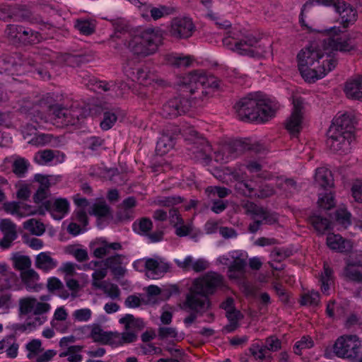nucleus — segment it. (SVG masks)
Wrapping results in <instances>:
<instances>
[{
  "label": "nucleus",
  "mask_w": 362,
  "mask_h": 362,
  "mask_svg": "<svg viewBox=\"0 0 362 362\" xmlns=\"http://www.w3.org/2000/svg\"><path fill=\"white\" fill-rule=\"evenodd\" d=\"M361 341L356 335L339 337L335 341L333 350L337 356L353 359L361 352Z\"/></svg>",
  "instance_id": "nucleus-12"
},
{
  "label": "nucleus",
  "mask_w": 362,
  "mask_h": 362,
  "mask_svg": "<svg viewBox=\"0 0 362 362\" xmlns=\"http://www.w3.org/2000/svg\"><path fill=\"white\" fill-rule=\"evenodd\" d=\"M163 34L160 28H147L139 35L133 36L128 42L130 51L139 57L154 54L163 43Z\"/></svg>",
  "instance_id": "nucleus-6"
},
{
  "label": "nucleus",
  "mask_w": 362,
  "mask_h": 362,
  "mask_svg": "<svg viewBox=\"0 0 362 362\" xmlns=\"http://www.w3.org/2000/svg\"><path fill=\"white\" fill-rule=\"evenodd\" d=\"M241 185L243 194L250 198H263L269 197L272 194L271 192H265L264 190L260 189L259 187H257L252 181L245 182Z\"/></svg>",
  "instance_id": "nucleus-46"
},
{
  "label": "nucleus",
  "mask_w": 362,
  "mask_h": 362,
  "mask_svg": "<svg viewBox=\"0 0 362 362\" xmlns=\"http://www.w3.org/2000/svg\"><path fill=\"white\" fill-rule=\"evenodd\" d=\"M182 92L163 104L160 115L165 118H175L185 114L192 107L191 97L199 93L204 98L211 96L214 90L219 86V81L214 75L204 70H195L183 77Z\"/></svg>",
  "instance_id": "nucleus-2"
},
{
  "label": "nucleus",
  "mask_w": 362,
  "mask_h": 362,
  "mask_svg": "<svg viewBox=\"0 0 362 362\" xmlns=\"http://www.w3.org/2000/svg\"><path fill=\"white\" fill-rule=\"evenodd\" d=\"M81 351V347L76 345L70 346L67 350L60 354L61 357L67 356L69 362H81L83 357L79 352Z\"/></svg>",
  "instance_id": "nucleus-60"
},
{
  "label": "nucleus",
  "mask_w": 362,
  "mask_h": 362,
  "mask_svg": "<svg viewBox=\"0 0 362 362\" xmlns=\"http://www.w3.org/2000/svg\"><path fill=\"white\" fill-rule=\"evenodd\" d=\"M313 346L314 341L310 336H303L295 343L293 349L295 354L301 356L303 350L311 349Z\"/></svg>",
  "instance_id": "nucleus-57"
},
{
  "label": "nucleus",
  "mask_w": 362,
  "mask_h": 362,
  "mask_svg": "<svg viewBox=\"0 0 362 362\" xmlns=\"http://www.w3.org/2000/svg\"><path fill=\"white\" fill-rule=\"evenodd\" d=\"M195 30L192 18L185 16L173 18L168 28L170 36L175 40H187Z\"/></svg>",
  "instance_id": "nucleus-15"
},
{
  "label": "nucleus",
  "mask_w": 362,
  "mask_h": 362,
  "mask_svg": "<svg viewBox=\"0 0 362 362\" xmlns=\"http://www.w3.org/2000/svg\"><path fill=\"white\" fill-rule=\"evenodd\" d=\"M153 228V222L149 218L143 217L135 221L132 224L134 233L141 235H147Z\"/></svg>",
  "instance_id": "nucleus-47"
},
{
  "label": "nucleus",
  "mask_w": 362,
  "mask_h": 362,
  "mask_svg": "<svg viewBox=\"0 0 362 362\" xmlns=\"http://www.w3.org/2000/svg\"><path fill=\"white\" fill-rule=\"evenodd\" d=\"M29 166L30 163L27 159L18 158L12 164L13 172L19 178L25 177Z\"/></svg>",
  "instance_id": "nucleus-49"
},
{
  "label": "nucleus",
  "mask_w": 362,
  "mask_h": 362,
  "mask_svg": "<svg viewBox=\"0 0 362 362\" xmlns=\"http://www.w3.org/2000/svg\"><path fill=\"white\" fill-rule=\"evenodd\" d=\"M354 129V117L349 112L338 113L327 132V144L333 151H339L347 142L350 144Z\"/></svg>",
  "instance_id": "nucleus-4"
},
{
  "label": "nucleus",
  "mask_w": 362,
  "mask_h": 362,
  "mask_svg": "<svg viewBox=\"0 0 362 362\" xmlns=\"http://www.w3.org/2000/svg\"><path fill=\"white\" fill-rule=\"evenodd\" d=\"M8 17L13 21H28L32 24L42 22L40 16H35L30 9L21 5L11 9Z\"/></svg>",
  "instance_id": "nucleus-24"
},
{
  "label": "nucleus",
  "mask_w": 362,
  "mask_h": 362,
  "mask_svg": "<svg viewBox=\"0 0 362 362\" xmlns=\"http://www.w3.org/2000/svg\"><path fill=\"white\" fill-rule=\"evenodd\" d=\"M319 302L320 293L317 291H315L303 293L300 296V299L299 300L300 305L302 306H317Z\"/></svg>",
  "instance_id": "nucleus-58"
},
{
  "label": "nucleus",
  "mask_w": 362,
  "mask_h": 362,
  "mask_svg": "<svg viewBox=\"0 0 362 362\" xmlns=\"http://www.w3.org/2000/svg\"><path fill=\"white\" fill-rule=\"evenodd\" d=\"M326 243L330 250L341 253L349 252L352 248L350 241L339 234H329L327 237Z\"/></svg>",
  "instance_id": "nucleus-29"
},
{
  "label": "nucleus",
  "mask_w": 362,
  "mask_h": 362,
  "mask_svg": "<svg viewBox=\"0 0 362 362\" xmlns=\"http://www.w3.org/2000/svg\"><path fill=\"white\" fill-rule=\"evenodd\" d=\"M317 203L320 208L331 209L335 206L334 194L327 189H325L324 192L320 193Z\"/></svg>",
  "instance_id": "nucleus-53"
},
{
  "label": "nucleus",
  "mask_w": 362,
  "mask_h": 362,
  "mask_svg": "<svg viewBox=\"0 0 362 362\" xmlns=\"http://www.w3.org/2000/svg\"><path fill=\"white\" fill-rule=\"evenodd\" d=\"M124 256L119 254H115L114 255L107 257L104 261L103 264L106 269H110L112 274L117 279L123 277L127 272L125 267H123L122 259Z\"/></svg>",
  "instance_id": "nucleus-25"
},
{
  "label": "nucleus",
  "mask_w": 362,
  "mask_h": 362,
  "mask_svg": "<svg viewBox=\"0 0 362 362\" xmlns=\"http://www.w3.org/2000/svg\"><path fill=\"white\" fill-rule=\"evenodd\" d=\"M194 137L193 142L187 148L192 158L203 164H208L211 160L212 147L209 142L204 137H199L197 131H189Z\"/></svg>",
  "instance_id": "nucleus-13"
},
{
  "label": "nucleus",
  "mask_w": 362,
  "mask_h": 362,
  "mask_svg": "<svg viewBox=\"0 0 362 362\" xmlns=\"http://www.w3.org/2000/svg\"><path fill=\"white\" fill-rule=\"evenodd\" d=\"M119 322L124 326L125 331L122 333L115 332L113 348L135 342L138 339V332L145 327L142 319L135 318L132 314H126L119 320Z\"/></svg>",
  "instance_id": "nucleus-8"
},
{
  "label": "nucleus",
  "mask_w": 362,
  "mask_h": 362,
  "mask_svg": "<svg viewBox=\"0 0 362 362\" xmlns=\"http://www.w3.org/2000/svg\"><path fill=\"white\" fill-rule=\"evenodd\" d=\"M206 192L209 197L217 196L220 199H223L230 194V190L225 187L209 186L206 189Z\"/></svg>",
  "instance_id": "nucleus-63"
},
{
  "label": "nucleus",
  "mask_w": 362,
  "mask_h": 362,
  "mask_svg": "<svg viewBox=\"0 0 362 362\" xmlns=\"http://www.w3.org/2000/svg\"><path fill=\"white\" fill-rule=\"evenodd\" d=\"M12 261L13 267L21 272L30 269L31 260L28 256L15 254Z\"/></svg>",
  "instance_id": "nucleus-56"
},
{
  "label": "nucleus",
  "mask_w": 362,
  "mask_h": 362,
  "mask_svg": "<svg viewBox=\"0 0 362 362\" xmlns=\"http://www.w3.org/2000/svg\"><path fill=\"white\" fill-rule=\"evenodd\" d=\"M122 207L124 209L123 218L132 220L134 218L132 209L136 205V200L134 197H128L122 202Z\"/></svg>",
  "instance_id": "nucleus-59"
},
{
  "label": "nucleus",
  "mask_w": 362,
  "mask_h": 362,
  "mask_svg": "<svg viewBox=\"0 0 362 362\" xmlns=\"http://www.w3.org/2000/svg\"><path fill=\"white\" fill-rule=\"evenodd\" d=\"M178 291V288L176 286H173L171 288V290H162L160 287L156 285H150L147 287L146 292L148 297H156L158 296H161L162 297H165L166 299L169 298L173 293H175Z\"/></svg>",
  "instance_id": "nucleus-55"
},
{
  "label": "nucleus",
  "mask_w": 362,
  "mask_h": 362,
  "mask_svg": "<svg viewBox=\"0 0 362 362\" xmlns=\"http://www.w3.org/2000/svg\"><path fill=\"white\" fill-rule=\"evenodd\" d=\"M5 349L7 358H15L18 356L19 344L16 342L15 334H11L1 339V350Z\"/></svg>",
  "instance_id": "nucleus-43"
},
{
  "label": "nucleus",
  "mask_w": 362,
  "mask_h": 362,
  "mask_svg": "<svg viewBox=\"0 0 362 362\" xmlns=\"http://www.w3.org/2000/svg\"><path fill=\"white\" fill-rule=\"evenodd\" d=\"M308 222L312 226L317 235H323L332 229L330 220L316 213H313L308 216Z\"/></svg>",
  "instance_id": "nucleus-30"
},
{
  "label": "nucleus",
  "mask_w": 362,
  "mask_h": 362,
  "mask_svg": "<svg viewBox=\"0 0 362 362\" xmlns=\"http://www.w3.org/2000/svg\"><path fill=\"white\" fill-rule=\"evenodd\" d=\"M145 269L152 279H158L169 270L170 265L168 263L159 262L153 258H147L145 260Z\"/></svg>",
  "instance_id": "nucleus-32"
},
{
  "label": "nucleus",
  "mask_w": 362,
  "mask_h": 362,
  "mask_svg": "<svg viewBox=\"0 0 362 362\" xmlns=\"http://www.w3.org/2000/svg\"><path fill=\"white\" fill-rule=\"evenodd\" d=\"M124 116V111L117 106L105 107L103 110L100 127L103 131L112 129L119 117Z\"/></svg>",
  "instance_id": "nucleus-23"
},
{
  "label": "nucleus",
  "mask_w": 362,
  "mask_h": 362,
  "mask_svg": "<svg viewBox=\"0 0 362 362\" xmlns=\"http://www.w3.org/2000/svg\"><path fill=\"white\" fill-rule=\"evenodd\" d=\"M165 60L168 64L177 68L188 67L192 62V58L189 55H184L177 53L167 54Z\"/></svg>",
  "instance_id": "nucleus-44"
},
{
  "label": "nucleus",
  "mask_w": 362,
  "mask_h": 362,
  "mask_svg": "<svg viewBox=\"0 0 362 362\" xmlns=\"http://www.w3.org/2000/svg\"><path fill=\"white\" fill-rule=\"evenodd\" d=\"M69 207L70 204L66 199L58 198L54 201L48 199L36 207V214L45 215L48 211L54 219L60 221L68 214Z\"/></svg>",
  "instance_id": "nucleus-18"
},
{
  "label": "nucleus",
  "mask_w": 362,
  "mask_h": 362,
  "mask_svg": "<svg viewBox=\"0 0 362 362\" xmlns=\"http://www.w3.org/2000/svg\"><path fill=\"white\" fill-rule=\"evenodd\" d=\"M352 215L346 208H339L334 212L336 222L345 228L352 224Z\"/></svg>",
  "instance_id": "nucleus-48"
},
{
  "label": "nucleus",
  "mask_w": 362,
  "mask_h": 362,
  "mask_svg": "<svg viewBox=\"0 0 362 362\" xmlns=\"http://www.w3.org/2000/svg\"><path fill=\"white\" fill-rule=\"evenodd\" d=\"M226 317L228 324L223 327V331L226 333H232L239 327V321L243 318V315L239 310L235 308L228 311L226 313Z\"/></svg>",
  "instance_id": "nucleus-41"
},
{
  "label": "nucleus",
  "mask_w": 362,
  "mask_h": 362,
  "mask_svg": "<svg viewBox=\"0 0 362 362\" xmlns=\"http://www.w3.org/2000/svg\"><path fill=\"white\" fill-rule=\"evenodd\" d=\"M35 266L40 269L48 272L57 266V261L49 254L42 252L36 257Z\"/></svg>",
  "instance_id": "nucleus-45"
},
{
  "label": "nucleus",
  "mask_w": 362,
  "mask_h": 362,
  "mask_svg": "<svg viewBox=\"0 0 362 362\" xmlns=\"http://www.w3.org/2000/svg\"><path fill=\"white\" fill-rule=\"evenodd\" d=\"M182 136L181 129L179 126L173 124L167 125L158 139L156 146L157 154L163 156L167 153L175 146L176 141Z\"/></svg>",
  "instance_id": "nucleus-16"
},
{
  "label": "nucleus",
  "mask_w": 362,
  "mask_h": 362,
  "mask_svg": "<svg viewBox=\"0 0 362 362\" xmlns=\"http://www.w3.org/2000/svg\"><path fill=\"white\" fill-rule=\"evenodd\" d=\"M259 43V39L251 35L238 40L235 38L231 30H228L227 35L223 39L224 46L239 54L250 57H255L260 54Z\"/></svg>",
  "instance_id": "nucleus-9"
},
{
  "label": "nucleus",
  "mask_w": 362,
  "mask_h": 362,
  "mask_svg": "<svg viewBox=\"0 0 362 362\" xmlns=\"http://www.w3.org/2000/svg\"><path fill=\"white\" fill-rule=\"evenodd\" d=\"M199 296L200 295L190 291V293L186 296L185 305L191 311L204 313L210 309L211 303L209 298L203 297L204 298H200Z\"/></svg>",
  "instance_id": "nucleus-22"
},
{
  "label": "nucleus",
  "mask_w": 362,
  "mask_h": 362,
  "mask_svg": "<svg viewBox=\"0 0 362 362\" xmlns=\"http://www.w3.org/2000/svg\"><path fill=\"white\" fill-rule=\"evenodd\" d=\"M22 65L21 62H17L13 57L1 54V74L4 71L8 75L20 74Z\"/></svg>",
  "instance_id": "nucleus-40"
},
{
  "label": "nucleus",
  "mask_w": 362,
  "mask_h": 362,
  "mask_svg": "<svg viewBox=\"0 0 362 362\" xmlns=\"http://www.w3.org/2000/svg\"><path fill=\"white\" fill-rule=\"evenodd\" d=\"M63 58L65 64L71 67L78 66L86 61V57L82 54L66 53Z\"/></svg>",
  "instance_id": "nucleus-61"
},
{
  "label": "nucleus",
  "mask_w": 362,
  "mask_h": 362,
  "mask_svg": "<svg viewBox=\"0 0 362 362\" xmlns=\"http://www.w3.org/2000/svg\"><path fill=\"white\" fill-rule=\"evenodd\" d=\"M1 209H4L7 214L18 218L36 214V206L20 202L4 203Z\"/></svg>",
  "instance_id": "nucleus-20"
},
{
  "label": "nucleus",
  "mask_w": 362,
  "mask_h": 362,
  "mask_svg": "<svg viewBox=\"0 0 362 362\" xmlns=\"http://www.w3.org/2000/svg\"><path fill=\"white\" fill-rule=\"evenodd\" d=\"M122 249V245L119 243H107L104 242L100 247H96L93 250V255L97 258H103L107 255L111 250H119Z\"/></svg>",
  "instance_id": "nucleus-50"
},
{
  "label": "nucleus",
  "mask_w": 362,
  "mask_h": 362,
  "mask_svg": "<svg viewBox=\"0 0 362 362\" xmlns=\"http://www.w3.org/2000/svg\"><path fill=\"white\" fill-rule=\"evenodd\" d=\"M34 160L40 165H57L64 161L65 154L59 151L46 149L36 153Z\"/></svg>",
  "instance_id": "nucleus-19"
},
{
  "label": "nucleus",
  "mask_w": 362,
  "mask_h": 362,
  "mask_svg": "<svg viewBox=\"0 0 362 362\" xmlns=\"http://www.w3.org/2000/svg\"><path fill=\"white\" fill-rule=\"evenodd\" d=\"M223 284V278L221 274L210 272L202 277L195 279L190 289L192 292L200 295L201 297L209 298L222 286Z\"/></svg>",
  "instance_id": "nucleus-10"
},
{
  "label": "nucleus",
  "mask_w": 362,
  "mask_h": 362,
  "mask_svg": "<svg viewBox=\"0 0 362 362\" xmlns=\"http://www.w3.org/2000/svg\"><path fill=\"white\" fill-rule=\"evenodd\" d=\"M49 115H45L42 112L37 111V115L33 116L32 123L28 127L37 130L44 128V124L50 122L58 127L74 126L78 123V115L72 112L71 110L63 107L57 104L49 107Z\"/></svg>",
  "instance_id": "nucleus-7"
},
{
  "label": "nucleus",
  "mask_w": 362,
  "mask_h": 362,
  "mask_svg": "<svg viewBox=\"0 0 362 362\" xmlns=\"http://www.w3.org/2000/svg\"><path fill=\"white\" fill-rule=\"evenodd\" d=\"M302 105L299 102L294 103L293 112L286 123V129L292 136H298L302 129Z\"/></svg>",
  "instance_id": "nucleus-21"
},
{
  "label": "nucleus",
  "mask_w": 362,
  "mask_h": 362,
  "mask_svg": "<svg viewBox=\"0 0 362 362\" xmlns=\"http://www.w3.org/2000/svg\"><path fill=\"white\" fill-rule=\"evenodd\" d=\"M88 327L90 328V337L93 341L113 346L114 332L104 331L98 324H93Z\"/></svg>",
  "instance_id": "nucleus-26"
},
{
  "label": "nucleus",
  "mask_w": 362,
  "mask_h": 362,
  "mask_svg": "<svg viewBox=\"0 0 362 362\" xmlns=\"http://www.w3.org/2000/svg\"><path fill=\"white\" fill-rule=\"evenodd\" d=\"M247 211L251 214L252 221L248 226V230L251 233H257L262 224L273 225L278 221V218L275 214L271 213L256 204H251L247 209Z\"/></svg>",
  "instance_id": "nucleus-17"
},
{
  "label": "nucleus",
  "mask_w": 362,
  "mask_h": 362,
  "mask_svg": "<svg viewBox=\"0 0 362 362\" xmlns=\"http://www.w3.org/2000/svg\"><path fill=\"white\" fill-rule=\"evenodd\" d=\"M92 310L88 308L75 310L73 313V317L77 322H88L92 316Z\"/></svg>",
  "instance_id": "nucleus-64"
},
{
  "label": "nucleus",
  "mask_w": 362,
  "mask_h": 362,
  "mask_svg": "<svg viewBox=\"0 0 362 362\" xmlns=\"http://www.w3.org/2000/svg\"><path fill=\"white\" fill-rule=\"evenodd\" d=\"M75 28L83 35H90L95 30V25L92 21L89 19H77L75 23Z\"/></svg>",
  "instance_id": "nucleus-52"
},
{
  "label": "nucleus",
  "mask_w": 362,
  "mask_h": 362,
  "mask_svg": "<svg viewBox=\"0 0 362 362\" xmlns=\"http://www.w3.org/2000/svg\"><path fill=\"white\" fill-rule=\"evenodd\" d=\"M344 93L349 99L362 101V75L348 79L345 83Z\"/></svg>",
  "instance_id": "nucleus-28"
},
{
  "label": "nucleus",
  "mask_w": 362,
  "mask_h": 362,
  "mask_svg": "<svg viewBox=\"0 0 362 362\" xmlns=\"http://www.w3.org/2000/svg\"><path fill=\"white\" fill-rule=\"evenodd\" d=\"M148 8L151 17L154 21H157L161 18L169 16L175 12L174 7L170 6L161 5L159 7L149 6Z\"/></svg>",
  "instance_id": "nucleus-51"
},
{
  "label": "nucleus",
  "mask_w": 362,
  "mask_h": 362,
  "mask_svg": "<svg viewBox=\"0 0 362 362\" xmlns=\"http://www.w3.org/2000/svg\"><path fill=\"white\" fill-rule=\"evenodd\" d=\"M334 271L332 268L327 262H324L323 271L319 276L320 289L323 294H329L330 286L334 283Z\"/></svg>",
  "instance_id": "nucleus-34"
},
{
  "label": "nucleus",
  "mask_w": 362,
  "mask_h": 362,
  "mask_svg": "<svg viewBox=\"0 0 362 362\" xmlns=\"http://www.w3.org/2000/svg\"><path fill=\"white\" fill-rule=\"evenodd\" d=\"M23 228L32 234L40 236L45 231V225L35 218H30L23 223Z\"/></svg>",
  "instance_id": "nucleus-54"
},
{
  "label": "nucleus",
  "mask_w": 362,
  "mask_h": 362,
  "mask_svg": "<svg viewBox=\"0 0 362 362\" xmlns=\"http://www.w3.org/2000/svg\"><path fill=\"white\" fill-rule=\"evenodd\" d=\"M242 139H236L230 142L227 146L228 151V157L230 158H236L245 151H259V149Z\"/></svg>",
  "instance_id": "nucleus-33"
},
{
  "label": "nucleus",
  "mask_w": 362,
  "mask_h": 362,
  "mask_svg": "<svg viewBox=\"0 0 362 362\" xmlns=\"http://www.w3.org/2000/svg\"><path fill=\"white\" fill-rule=\"evenodd\" d=\"M315 180V182L324 189L331 188L334 185L332 173L325 167H320L316 169Z\"/></svg>",
  "instance_id": "nucleus-38"
},
{
  "label": "nucleus",
  "mask_w": 362,
  "mask_h": 362,
  "mask_svg": "<svg viewBox=\"0 0 362 362\" xmlns=\"http://www.w3.org/2000/svg\"><path fill=\"white\" fill-rule=\"evenodd\" d=\"M36 299L34 298H25L19 301V310L22 315H28L34 311Z\"/></svg>",
  "instance_id": "nucleus-62"
},
{
  "label": "nucleus",
  "mask_w": 362,
  "mask_h": 362,
  "mask_svg": "<svg viewBox=\"0 0 362 362\" xmlns=\"http://www.w3.org/2000/svg\"><path fill=\"white\" fill-rule=\"evenodd\" d=\"M279 103L261 91L251 92L240 98L234 108L238 118L247 122L264 123L274 117Z\"/></svg>",
  "instance_id": "nucleus-3"
},
{
  "label": "nucleus",
  "mask_w": 362,
  "mask_h": 362,
  "mask_svg": "<svg viewBox=\"0 0 362 362\" xmlns=\"http://www.w3.org/2000/svg\"><path fill=\"white\" fill-rule=\"evenodd\" d=\"M47 320V317L42 315H35L33 320H30L25 324H16L14 326L15 334L18 333H29L34 330L37 327L42 325Z\"/></svg>",
  "instance_id": "nucleus-39"
},
{
  "label": "nucleus",
  "mask_w": 362,
  "mask_h": 362,
  "mask_svg": "<svg viewBox=\"0 0 362 362\" xmlns=\"http://www.w3.org/2000/svg\"><path fill=\"white\" fill-rule=\"evenodd\" d=\"M230 257L233 259L228 267L230 272H243L247 263L245 257L247 256L246 252L233 250L229 252Z\"/></svg>",
  "instance_id": "nucleus-35"
},
{
  "label": "nucleus",
  "mask_w": 362,
  "mask_h": 362,
  "mask_svg": "<svg viewBox=\"0 0 362 362\" xmlns=\"http://www.w3.org/2000/svg\"><path fill=\"white\" fill-rule=\"evenodd\" d=\"M22 282L25 284L27 291L36 292L40 289V285L37 282L39 280L38 274L30 269L21 273Z\"/></svg>",
  "instance_id": "nucleus-36"
},
{
  "label": "nucleus",
  "mask_w": 362,
  "mask_h": 362,
  "mask_svg": "<svg viewBox=\"0 0 362 362\" xmlns=\"http://www.w3.org/2000/svg\"><path fill=\"white\" fill-rule=\"evenodd\" d=\"M86 81V85L94 91L98 93L113 90L116 88V84L113 81H106L98 79L94 76L84 74L83 76Z\"/></svg>",
  "instance_id": "nucleus-31"
},
{
  "label": "nucleus",
  "mask_w": 362,
  "mask_h": 362,
  "mask_svg": "<svg viewBox=\"0 0 362 362\" xmlns=\"http://www.w3.org/2000/svg\"><path fill=\"white\" fill-rule=\"evenodd\" d=\"M315 5L333 6L335 11L339 16L340 24L342 25L344 29L348 28L356 21L357 11L348 1H305L301 8L299 15V23L301 28L308 33H311L314 30L306 23L305 13Z\"/></svg>",
  "instance_id": "nucleus-5"
},
{
  "label": "nucleus",
  "mask_w": 362,
  "mask_h": 362,
  "mask_svg": "<svg viewBox=\"0 0 362 362\" xmlns=\"http://www.w3.org/2000/svg\"><path fill=\"white\" fill-rule=\"evenodd\" d=\"M312 33L322 34L321 49L314 42L302 49L297 55L298 66L303 78L308 83H314L324 78L333 70L337 60L333 52H349L356 49L354 40L348 34H343L339 27L332 26L324 30L313 29Z\"/></svg>",
  "instance_id": "nucleus-1"
},
{
  "label": "nucleus",
  "mask_w": 362,
  "mask_h": 362,
  "mask_svg": "<svg viewBox=\"0 0 362 362\" xmlns=\"http://www.w3.org/2000/svg\"><path fill=\"white\" fill-rule=\"evenodd\" d=\"M125 75L134 82H136L142 86H156L158 87H165L166 81L158 78L157 75L150 70L148 66L124 68Z\"/></svg>",
  "instance_id": "nucleus-11"
},
{
  "label": "nucleus",
  "mask_w": 362,
  "mask_h": 362,
  "mask_svg": "<svg viewBox=\"0 0 362 362\" xmlns=\"http://www.w3.org/2000/svg\"><path fill=\"white\" fill-rule=\"evenodd\" d=\"M6 264L1 263V291L4 289L17 290L18 279L13 273L6 274Z\"/></svg>",
  "instance_id": "nucleus-42"
},
{
  "label": "nucleus",
  "mask_w": 362,
  "mask_h": 362,
  "mask_svg": "<svg viewBox=\"0 0 362 362\" xmlns=\"http://www.w3.org/2000/svg\"><path fill=\"white\" fill-rule=\"evenodd\" d=\"M88 213L90 215L95 216L98 221L111 216L110 207L102 198L96 200L90 206Z\"/></svg>",
  "instance_id": "nucleus-37"
},
{
  "label": "nucleus",
  "mask_w": 362,
  "mask_h": 362,
  "mask_svg": "<svg viewBox=\"0 0 362 362\" xmlns=\"http://www.w3.org/2000/svg\"><path fill=\"white\" fill-rule=\"evenodd\" d=\"M5 33L16 42L23 45H34L39 43L43 39L42 35L29 28L21 25L9 24L7 25Z\"/></svg>",
  "instance_id": "nucleus-14"
},
{
  "label": "nucleus",
  "mask_w": 362,
  "mask_h": 362,
  "mask_svg": "<svg viewBox=\"0 0 362 362\" xmlns=\"http://www.w3.org/2000/svg\"><path fill=\"white\" fill-rule=\"evenodd\" d=\"M343 276L348 281L362 283V264L360 262L346 260L343 269Z\"/></svg>",
  "instance_id": "nucleus-27"
}]
</instances>
